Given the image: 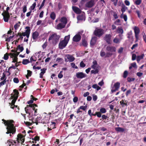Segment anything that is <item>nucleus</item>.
<instances>
[{
  "label": "nucleus",
  "instance_id": "nucleus-1",
  "mask_svg": "<svg viewBox=\"0 0 146 146\" xmlns=\"http://www.w3.org/2000/svg\"><path fill=\"white\" fill-rule=\"evenodd\" d=\"M4 123L5 126H7L6 129L7 132L6 133L7 134H10L9 136H12V135L14 134L16 132V128L13 123L14 122L13 120H6L4 119H2Z\"/></svg>",
  "mask_w": 146,
  "mask_h": 146
},
{
  "label": "nucleus",
  "instance_id": "nucleus-2",
  "mask_svg": "<svg viewBox=\"0 0 146 146\" xmlns=\"http://www.w3.org/2000/svg\"><path fill=\"white\" fill-rule=\"evenodd\" d=\"M60 37V36L57 35L56 34H52L49 38L48 40H52V43L54 45H55L58 42Z\"/></svg>",
  "mask_w": 146,
  "mask_h": 146
},
{
  "label": "nucleus",
  "instance_id": "nucleus-3",
  "mask_svg": "<svg viewBox=\"0 0 146 146\" xmlns=\"http://www.w3.org/2000/svg\"><path fill=\"white\" fill-rule=\"evenodd\" d=\"M104 30L102 28H96L94 31L93 34L96 37L100 38L105 33Z\"/></svg>",
  "mask_w": 146,
  "mask_h": 146
},
{
  "label": "nucleus",
  "instance_id": "nucleus-4",
  "mask_svg": "<svg viewBox=\"0 0 146 146\" xmlns=\"http://www.w3.org/2000/svg\"><path fill=\"white\" fill-rule=\"evenodd\" d=\"M34 106H38L37 105L35 104H33L27 105L26 107L25 108V111L26 113L30 115L32 111V109Z\"/></svg>",
  "mask_w": 146,
  "mask_h": 146
},
{
  "label": "nucleus",
  "instance_id": "nucleus-5",
  "mask_svg": "<svg viewBox=\"0 0 146 146\" xmlns=\"http://www.w3.org/2000/svg\"><path fill=\"white\" fill-rule=\"evenodd\" d=\"M25 136L21 134H19L17 135V140L18 143H19L20 141H21V143L22 144L25 141Z\"/></svg>",
  "mask_w": 146,
  "mask_h": 146
},
{
  "label": "nucleus",
  "instance_id": "nucleus-6",
  "mask_svg": "<svg viewBox=\"0 0 146 146\" xmlns=\"http://www.w3.org/2000/svg\"><path fill=\"white\" fill-rule=\"evenodd\" d=\"M1 15L3 16V19L4 21L8 22L10 17V15H11L12 14L11 13L10 14V13H5L3 12Z\"/></svg>",
  "mask_w": 146,
  "mask_h": 146
},
{
  "label": "nucleus",
  "instance_id": "nucleus-7",
  "mask_svg": "<svg viewBox=\"0 0 146 146\" xmlns=\"http://www.w3.org/2000/svg\"><path fill=\"white\" fill-rule=\"evenodd\" d=\"M112 36L110 34H106L104 38V40L108 44H111V39Z\"/></svg>",
  "mask_w": 146,
  "mask_h": 146
},
{
  "label": "nucleus",
  "instance_id": "nucleus-8",
  "mask_svg": "<svg viewBox=\"0 0 146 146\" xmlns=\"http://www.w3.org/2000/svg\"><path fill=\"white\" fill-rule=\"evenodd\" d=\"M67 44V42L64 40L60 41L58 45L59 48L61 49H63L66 46Z\"/></svg>",
  "mask_w": 146,
  "mask_h": 146
},
{
  "label": "nucleus",
  "instance_id": "nucleus-9",
  "mask_svg": "<svg viewBox=\"0 0 146 146\" xmlns=\"http://www.w3.org/2000/svg\"><path fill=\"white\" fill-rule=\"evenodd\" d=\"M87 75L82 72H78L76 74V76L78 78L82 79L87 76Z\"/></svg>",
  "mask_w": 146,
  "mask_h": 146
},
{
  "label": "nucleus",
  "instance_id": "nucleus-10",
  "mask_svg": "<svg viewBox=\"0 0 146 146\" xmlns=\"http://www.w3.org/2000/svg\"><path fill=\"white\" fill-rule=\"evenodd\" d=\"M81 37L79 34H77L73 38L72 40L75 42H78L81 39Z\"/></svg>",
  "mask_w": 146,
  "mask_h": 146
},
{
  "label": "nucleus",
  "instance_id": "nucleus-11",
  "mask_svg": "<svg viewBox=\"0 0 146 146\" xmlns=\"http://www.w3.org/2000/svg\"><path fill=\"white\" fill-rule=\"evenodd\" d=\"M95 4L94 0H91L87 2L85 4V6L88 8H90L93 7Z\"/></svg>",
  "mask_w": 146,
  "mask_h": 146
},
{
  "label": "nucleus",
  "instance_id": "nucleus-12",
  "mask_svg": "<svg viewBox=\"0 0 146 146\" xmlns=\"http://www.w3.org/2000/svg\"><path fill=\"white\" fill-rule=\"evenodd\" d=\"M14 94L12 93L11 94V99H13V98H16L17 97V98H18V95L19 94V93L18 92V91L17 89H14L13 91Z\"/></svg>",
  "mask_w": 146,
  "mask_h": 146
},
{
  "label": "nucleus",
  "instance_id": "nucleus-13",
  "mask_svg": "<svg viewBox=\"0 0 146 146\" xmlns=\"http://www.w3.org/2000/svg\"><path fill=\"white\" fill-rule=\"evenodd\" d=\"M119 88V82H117L114 84L113 87L111 91L112 92H115L116 90H118Z\"/></svg>",
  "mask_w": 146,
  "mask_h": 146
},
{
  "label": "nucleus",
  "instance_id": "nucleus-14",
  "mask_svg": "<svg viewBox=\"0 0 146 146\" xmlns=\"http://www.w3.org/2000/svg\"><path fill=\"white\" fill-rule=\"evenodd\" d=\"M72 9L73 11L77 14H80L81 13V11L78 7L73 6Z\"/></svg>",
  "mask_w": 146,
  "mask_h": 146
},
{
  "label": "nucleus",
  "instance_id": "nucleus-15",
  "mask_svg": "<svg viewBox=\"0 0 146 146\" xmlns=\"http://www.w3.org/2000/svg\"><path fill=\"white\" fill-rule=\"evenodd\" d=\"M106 50L108 51H110L111 52H115L116 51V48L113 46H109L106 48Z\"/></svg>",
  "mask_w": 146,
  "mask_h": 146
},
{
  "label": "nucleus",
  "instance_id": "nucleus-16",
  "mask_svg": "<svg viewBox=\"0 0 146 146\" xmlns=\"http://www.w3.org/2000/svg\"><path fill=\"white\" fill-rule=\"evenodd\" d=\"M12 99L13 100L12 101L11 103H9V104L11 105V108L13 109H14V108H15V103L16 101H17V97H16V98H13Z\"/></svg>",
  "mask_w": 146,
  "mask_h": 146
},
{
  "label": "nucleus",
  "instance_id": "nucleus-17",
  "mask_svg": "<svg viewBox=\"0 0 146 146\" xmlns=\"http://www.w3.org/2000/svg\"><path fill=\"white\" fill-rule=\"evenodd\" d=\"M69 62H72L75 60L74 57L72 55L69 54H67L66 56Z\"/></svg>",
  "mask_w": 146,
  "mask_h": 146
},
{
  "label": "nucleus",
  "instance_id": "nucleus-18",
  "mask_svg": "<svg viewBox=\"0 0 146 146\" xmlns=\"http://www.w3.org/2000/svg\"><path fill=\"white\" fill-rule=\"evenodd\" d=\"M97 38L96 36H94L92 37L90 42V44L91 45L94 46L96 44Z\"/></svg>",
  "mask_w": 146,
  "mask_h": 146
},
{
  "label": "nucleus",
  "instance_id": "nucleus-19",
  "mask_svg": "<svg viewBox=\"0 0 146 146\" xmlns=\"http://www.w3.org/2000/svg\"><path fill=\"white\" fill-rule=\"evenodd\" d=\"M7 143H9V146H17L16 145V142L15 140L9 139L7 141Z\"/></svg>",
  "mask_w": 146,
  "mask_h": 146
},
{
  "label": "nucleus",
  "instance_id": "nucleus-20",
  "mask_svg": "<svg viewBox=\"0 0 146 146\" xmlns=\"http://www.w3.org/2000/svg\"><path fill=\"white\" fill-rule=\"evenodd\" d=\"M39 35L37 31H35L33 32L32 34V38L34 40H35L37 39Z\"/></svg>",
  "mask_w": 146,
  "mask_h": 146
},
{
  "label": "nucleus",
  "instance_id": "nucleus-21",
  "mask_svg": "<svg viewBox=\"0 0 146 146\" xmlns=\"http://www.w3.org/2000/svg\"><path fill=\"white\" fill-rule=\"evenodd\" d=\"M66 25L61 23L57 25L56 26V29H60L64 28Z\"/></svg>",
  "mask_w": 146,
  "mask_h": 146
},
{
  "label": "nucleus",
  "instance_id": "nucleus-22",
  "mask_svg": "<svg viewBox=\"0 0 146 146\" xmlns=\"http://www.w3.org/2000/svg\"><path fill=\"white\" fill-rule=\"evenodd\" d=\"M82 44H80V46L82 45L83 46L86 47L88 46V43L87 40L85 39L82 38Z\"/></svg>",
  "mask_w": 146,
  "mask_h": 146
},
{
  "label": "nucleus",
  "instance_id": "nucleus-23",
  "mask_svg": "<svg viewBox=\"0 0 146 146\" xmlns=\"http://www.w3.org/2000/svg\"><path fill=\"white\" fill-rule=\"evenodd\" d=\"M25 29H27L26 30H25V32L21 33L22 36H24L26 35L28 33L29 30L30 29V28L29 27L27 26L25 27Z\"/></svg>",
  "mask_w": 146,
  "mask_h": 146
},
{
  "label": "nucleus",
  "instance_id": "nucleus-24",
  "mask_svg": "<svg viewBox=\"0 0 146 146\" xmlns=\"http://www.w3.org/2000/svg\"><path fill=\"white\" fill-rule=\"evenodd\" d=\"M60 21L61 23L66 25L67 23V19L66 17H63L61 18Z\"/></svg>",
  "mask_w": 146,
  "mask_h": 146
},
{
  "label": "nucleus",
  "instance_id": "nucleus-25",
  "mask_svg": "<svg viewBox=\"0 0 146 146\" xmlns=\"http://www.w3.org/2000/svg\"><path fill=\"white\" fill-rule=\"evenodd\" d=\"M123 29L121 28H119V39H122L123 36Z\"/></svg>",
  "mask_w": 146,
  "mask_h": 146
},
{
  "label": "nucleus",
  "instance_id": "nucleus-26",
  "mask_svg": "<svg viewBox=\"0 0 146 146\" xmlns=\"http://www.w3.org/2000/svg\"><path fill=\"white\" fill-rule=\"evenodd\" d=\"M120 17L123 19L125 22H126L127 21V18L126 15L122 13L120 16Z\"/></svg>",
  "mask_w": 146,
  "mask_h": 146
},
{
  "label": "nucleus",
  "instance_id": "nucleus-27",
  "mask_svg": "<svg viewBox=\"0 0 146 146\" xmlns=\"http://www.w3.org/2000/svg\"><path fill=\"white\" fill-rule=\"evenodd\" d=\"M46 70V69L44 68L43 69H41V71H42L40 74V78H43V74L45 73Z\"/></svg>",
  "mask_w": 146,
  "mask_h": 146
},
{
  "label": "nucleus",
  "instance_id": "nucleus-28",
  "mask_svg": "<svg viewBox=\"0 0 146 146\" xmlns=\"http://www.w3.org/2000/svg\"><path fill=\"white\" fill-rule=\"evenodd\" d=\"M50 18L53 20L55 19L56 18V15L54 12H52L50 14Z\"/></svg>",
  "mask_w": 146,
  "mask_h": 146
},
{
  "label": "nucleus",
  "instance_id": "nucleus-29",
  "mask_svg": "<svg viewBox=\"0 0 146 146\" xmlns=\"http://www.w3.org/2000/svg\"><path fill=\"white\" fill-rule=\"evenodd\" d=\"M92 87L94 89H96L97 91H98L101 89V88L97 85L96 84H93L92 86Z\"/></svg>",
  "mask_w": 146,
  "mask_h": 146
},
{
  "label": "nucleus",
  "instance_id": "nucleus-30",
  "mask_svg": "<svg viewBox=\"0 0 146 146\" xmlns=\"http://www.w3.org/2000/svg\"><path fill=\"white\" fill-rule=\"evenodd\" d=\"M143 54H142L141 56H137V60L138 62H139L141 60L143 59Z\"/></svg>",
  "mask_w": 146,
  "mask_h": 146
},
{
  "label": "nucleus",
  "instance_id": "nucleus-31",
  "mask_svg": "<svg viewBox=\"0 0 146 146\" xmlns=\"http://www.w3.org/2000/svg\"><path fill=\"white\" fill-rule=\"evenodd\" d=\"M135 34H139L140 30L139 28L137 27H135L134 29Z\"/></svg>",
  "mask_w": 146,
  "mask_h": 146
},
{
  "label": "nucleus",
  "instance_id": "nucleus-32",
  "mask_svg": "<svg viewBox=\"0 0 146 146\" xmlns=\"http://www.w3.org/2000/svg\"><path fill=\"white\" fill-rule=\"evenodd\" d=\"M77 18L78 20L82 21L84 19V16L82 15H79L77 17Z\"/></svg>",
  "mask_w": 146,
  "mask_h": 146
},
{
  "label": "nucleus",
  "instance_id": "nucleus-33",
  "mask_svg": "<svg viewBox=\"0 0 146 146\" xmlns=\"http://www.w3.org/2000/svg\"><path fill=\"white\" fill-rule=\"evenodd\" d=\"M30 62V61L28 59H23L22 61V63L24 65H26Z\"/></svg>",
  "mask_w": 146,
  "mask_h": 146
},
{
  "label": "nucleus",
  "instance_id": "nucleus-34",
  "mask_svg": "<svg viewBox=\"0 0 146 146\" xmlns=\"http://www.w3.org/2000/svg\"><path fill=\"white\" fill-rule=\"evenodd\" d=\"M16 49L17 50L18 49H19V50L20 52H22L24 50L23 47L22 46H21L20 45H19L16 48Z\"/></svg>",
  "mask_w": 146,
  "mask_h": 146
},
{
  "label": "nucleus",
  "instance_id": "nucleus-35",
  "mask_svg": "<svg viewBox=\"0 0 146 146\" xmlns=\"http://www.w3.org/2000/svg\"><path fill=\"white\" fill-rule=\"evenodd\" d=\"M70 38V35H69L68 36H66L64 37V39L63 40H64V41H66V42H67L68 43L69 40Z\"/></svg>",
  "mask_w": 146,
  "mask_h": 146
},
{
  "label": "nucleus",
  "instance_id": "nucleus-36",
  "mask_svg": "<svg viewBox=\"0 0 146 146\" xmlns=\"http://www.w3.org/2000/svg\"><path fill=\"white\" fill-rule=\"evenodd\" d=\"M27 74L26 75V77L27 79H29V77L31 76L32 72L29 70H27Z\"/></svg>",
  "mask_w": 146,
  "mask_h": 146
},
{
  "label": "nucleus",
  "instance_id": "nucleus-37",
  "mask_svg": "<svg viewBox=\"0 0 146 146\" xmlns=\"http://www.w3.org/2000/svg\"><path fill=\"white\" fill-rule=\"evenodd\" d=\"M16 35L17 36V37H18V36H19V38H20V39L21 40H23V37L21 35V32L18 33L17 34H17H16Z\"/></svg>",
  "mask_w": 146,
  "mask_h": 146
},
{
  "label": "nucleus",
  "instance_id": "nucleus-38",
  "mask_svg": "<svg viewBox=\"0 0 146 146\" xmlns=\"http://www.w3.org/2000/svg\"><path fill=\"white\" fill-rule=\"evenodd\" d=\"M36 106H34V107L32 109V113L33 112V111H34V115L35 116H36L37 115V109H35V107Z\"/></svg>",
  "mask_w": 146,
  "mask_h": 146
},
{
  "label": "nucleus",
  "instance_id": "nucleus-39",
  "mask_svg": "<svg viewBox=\"0 0 146 146\" xmlns=\"http://www.w3.org/2000/svg\"><path fill=\"white\" fill-rule=\"evenodd\" d=\"M36 5V2H34L33 4L30 7V8H31V11L34 9Z\"/></svg>",
  "mask_w": 146,
  "mask_h": 146
},
{
  "label": "nucleus",
  "instance_id": "nucleus-40",
  "mask_svg": "<svg viewBox=\"0 0 146 146\" xmlns=\"http://www.w3.org/2000/svg\"><path fill=\"white\" fill-rule=\"evenodd\" d=\"M97 115L98 117H101L102 115L100 112H96L95 114H94V116H96Z\"/></svg>",
  "mask_w": 146,
  "mask_h": 146
},
{
  "label": "nucleus",
  "instance_id": "nucleus-41",
  "mask_svg": "<svg viewBox=\"0 0 146 146\" xmlns=\"http://www.w3.org/2000/svg\"><path fill=\"white\" fill-rule=\"evenodd\" d=\"M99 70L98 69H96L95 70H92L91 71V73L92 74H96L98 73Z\"/></svg>",
  "mask_w": 146,
  "mask_h": 146
},
{
  "label": "nucleus",
  "instance_id": "nucleus-42",
  "mask_svg": "<svg viewBox=\"0 0 146 146\" xmlns=\"http://www.w3.org/2000/svg\"><path fill=\"white\" fill-rule=\"evenodd\" d=\"M127 8V7H126L125 5H123L122 6V8L121 9V11L122 12V13L123 14V13L125 12L126 9Z\"/></svg>",
  "mask_w": 146,
  "mask_h": 146
},
{
  "label": "nucleus",
  "instance_id": "nucleus-43",
  "mask_svg": "<svg viewBox=\"0 0 146 146\" xmlns=\"http://www.w3.org/2000/svg\"><path fill=\"white\" fill-rule=\"evenodd\" d=\"M32 139L35 141H39L40 140V137L38 136H36L34 137V138Z\"/></svg>",
  "mask_w": 146,
  "mask_h": 146
},
{
  "label": "nucleus",
  "instance_id": "nucleus-44",
  "mask_svg": "<svg viewBox=\"0 0 146 146\" xmlns=\"http://www.w3.org/2000/svg\"><path fill=\"white\" fill-rule=\"evenodd\" d=\"M100 112L102 113H105L106 112V110L105 108H102L100 109Z\"/></svg>",
  "mask_w": 146,
  "mask_h": 146
},
{
  "label": "nucleus",
  "instance_id": "nucleus-45",
  "mask_svg": "<svg viewBox=\"0 0 146 146\" xmlns=\"http://www.w3.org/2000/svg\"><path fill=\"white\" fill-rule=\"evenodd\" d=\"M9 54L8 53H6L4 55L3 59L5 60H7L9 58Z\"/></svg>",
  "mask_w": 146,
  "mask_h": 146
},
{
  "label": "nucleus",
  "instance_id": "nucleus-46",
  "mask_svg": "<svg viewBox=\"0 0 146 146\" xmlns=\"http://www.w3.org/2000/svg\"><path fill=\"white\" fill-rule=\"evenodd\" d=\"M6 78H7L6 77L5 74V73L4 72L3 74V76L1 78V80H5V81H6Z\"/></svg>",
  "mask_w": 146,
  "mask_h": 146
},
{
  "label": "nucleus",
  "instance_id": "nucleus-47",
  "mask_svg": "<svg viewBox=\"0 0 146 146\" xmlns=\"http://www.w3.org/2000/svg\"><path fill=\"white\" fill-rule=\"evenodd\" d=\"M18 23L20 24L21 22L19 21L18 23H17L16 24H15L14 26V27L15 30H17L20 26L19 25H18Z\"/></svg>",
  "mask_w": 146,
  "mask_h": 146
},
{
  "label": "nucleus",
  "instance_id": "nucleus-48",
  "mask_svg": "<svg viewBox=\"0 0 146 146\" xmlns=\"http://www.w3.org/2000/svg\"><path fill=\"white\" fill-rule=\"evenodd\" d=\"M127 79L128 82H130L132 81H133L135 80V78H133L128 77L127 78Z\"/></svg>",
  "mask_w": 146,
  "mask_h": 146
},
{
  "label": "nucleus",
  "instance_id": "nucleus-49",
  "mask_svg": "<svg viewBox=\"0 0 146 146\" xmlns=\"http://www.w3.org/2000/svg\"><path fill=\"white\" fill-rule=\"evenodd\" d=\"M106 54V53L105 52L102 50L100 52V55L102 57H103L104 56H105Z\"/></svg>",
  "mask_w": 146,
  "mask_h": 146
},
{
  "label": "nucleus",
  "instance_id": "nucleus-50",
  "mask_svg": "<svg viewBox=\"0 0 146 146\" xmlns=\"http://www.w3.org/2000/svg\"><path fill=\"white\" fill-rule=\"evenodd\" d=\"M62 71H61L58 75V77L60 79L62 78L63 77V75L62 74Z\"/></svg>",
  "mask_w": 146,
  "mask_h": 146
},
{
  "label": "nucleus",
  "instance_id": "nucleus-51",
  "mask_svg": "<svg viewBox=\"0 0 146 146\" xmlns=\"http://www.w3.org/2000/svg\"><path fill=\"white\" fill-rule=\"evenodd\" d=\"M112 55V54L109 52H107L106 53V56L105 57V58L111 56Z\"/></svg>",
  "mask_w": 146,
  "mask_h": 146
},
{
  "label": "nucleus",
  "instance_id": "nucleus-52",
  "mask_svg": "<svg viewBox=\"0 0 146 146\" xmlns=\"http://www.w3.org/2000/svg\"><path fill=\"white\" fill-rule=\"evenodd\" d=\"M80 67L82 68H84L86 66L85 64L84 63L83 61H81L80 63Z\"/></svg>",
  "mask_w": 146,
  "mask_h": 146
},
{
  "label": "nucleus",
  "instance_id": "nucleus-53",
  "mask_svg": "<svg viewBox=\"0 0 146 146\" xmlns=\"http://www.w3.org/2000/svg\"><path fill=\"white\" fill-rule=\"evenodd\" d=\"M142 34L143 35V37L144 40L146 43V35L144 32H143Z\"/></svg>",
  "mask_w": 146,
  "mask_h": 146
},
{
  "label": "nucleus",
  "instance_id": "nucleus-54",
  "mask_svg": "<svg viewBox=\"0 0 146 146\" xmlns=\"http://www.w3.org/2000/svg\"><path fill=\"white\" fill-rule=\"evenodd\" d=\"M136 57L137 58L136 55L135 54H133L132 55V60H135L136 59Z\"/></svg>",
  "mask_w": 146,
  "mask_h": 146
},
{
  "label": "nucleus",
  "instance_id": "nucleus-55",
  "mask_svg": "<svg viewBox=\"0 0 146 146\" xmlns=\"http://www.w3.org/2000/svg\"><path fill=\"white\" fill-rule=\"evenodd\" d=\"M80 109L84 111H85L87 108V106H81L80 107Z\"/></svg>",
  "mask_w": 146,
  "mask_h": 146
},
{
  "label": "nucleus",
  "instance_id": "nucleus-56",
  "mask_svg": "<svg viewBox=\"0 0 146 146\" xmlns=\"http://www.w3.org/2000/svg\"><path fill=\"white\" fill-rule=\"evenodd\" d=\"M78 98L76 96L74 97L73 99V101L75 103L77 102H78Z\"/></svg>",
  "mask_w": 146,
  "mask_h": 146
},
{
  "label": "nucleus",
  "instance_id": "nucleus-57",
  "mask_svg": "<svg viewBox=\"0 0 146 146\" xmlns=\"http://www.w3.org/2000/svg\"><path fill=\"white\" fill-rule=\"evenodd\" d=\"M13 81L14 82L18 83L19 82V80L18 78H13Z\"/></svg>",
  "mask_w": 146,
  "mask_h": 146
},
{
  "label": "nucleus",
  "instance_id": "nucleus-58",
  "mask_svg": "<svg viewBox=\"0 0 146 146\" xmlns=\"http://www.w3.org/2000/svg\"><path fill=\"white\" fill-rule=\"evenodd\" d=\"M120 103L122 106H124L127 105L125 102H124L123 100L120 102Z\"/></svg>",
  "mask_w": 146,
  "mask_h": 146
},
{
  "label": "nucleus",
  "instance_id": "nucleus-59",
  "mask_svg": "<svg viewBox=\"0 0 146 146\" xmlns=\"http://www.w3.org/2000/svg\"><path fill=\"white\" fill-rule=\"evenodd\" d=\"M71 66L72 67L74 68H75L76 69L78 68V67L77 66H76L75 64L74 63H72L71 64Z\"/></svg>",
  "mask_w": 146,
  "mask_h": 146
},
{
  "label": "nucleus",
  "instance_id": "nucleus-60",
  "mask_svg": "<svg viewBox=\"0 0 146 146\" xmlns=\"http://www.w3.org/2000/svg\"><path fill=\"white\" fill-rule=\"evenodd\" d=\"M131 65L132 66V67L135 68H137V67L135 62H133L131 64Z\"/></svg>",
  "mask_w": 146,
  "mask_h": 146
},
{
  "label": "nucleus",
  "instance_id": "nucleus-61",
  "mask_svg": "<svg viewBox=\"0 0 146 146\" xmlns=\"http://www.w3.org/2000/svg\"><path fill=\"white\" fill-rule=\"evenodd\" d=\"M138 46V44L137 43H136L135 44H133L132 47H131V48L132 50H133L136 47H137Z\"/></svg>",
  "mask_w": 146,
  "mask_h": 146
},
{
  "label": "nucleus",
  "instance_id": "nucleus-62",
  "mask_svg": "<svg viewBox=\"0 0 146 146\" xmlns=\"http://www.w3.org/2000/svg\"><path fill=\"white\" fill-rule=\"evenodd\" d=\"M128 74V72L127 71H125L123 73V77L125 78H126Z\"/></svg>",
  "mask_w": 146,
  "mask_h": 146
},
{
  "label": "nucleus",
  "instance_id": "nucleus-63",
  "mask_svg": "<svg viewBox=\"0 0 146 146\" xmlns=\"http://www.w3.org/2000/svg\"><path fill=\"white\" fill-rule=\"evenodd\" d=\"M141 2V0H137L135 2V3L137 5H140Z\"/></svg>",
  "mask_w": 146,
  "mask_h": 146
},
{
  "label": "nucleus",
  "instance_id": "nucleus-64",
  "mask_svg": "<svg viewBox=\"0 0 146 146\" xmlns=\"http://www.w3.org/2000/svg\"><path fill=\"white\" fill-rule=\"evenodd\" d=\"M113 42L114 43H118L119 42V39L115 37L114 39Z\"/></svg>",
  "mask_w": 146,
  "mask_h": 146
}]
</instances>
